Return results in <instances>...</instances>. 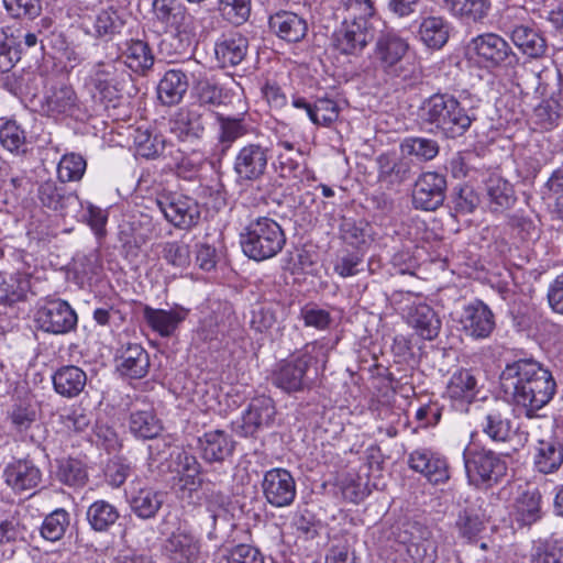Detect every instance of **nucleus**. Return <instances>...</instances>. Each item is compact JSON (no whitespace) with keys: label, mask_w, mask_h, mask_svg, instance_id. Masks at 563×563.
<instances>
[{"label":"nucleus","mask_w":563,"mask_h":563,"mask_svg":"<svg viewBox=\"0 0 563 563\" xmlns=\"http://www.w3.org/2000/svg\"><path fill=\"white\" fill-rule=\"evenodd\" d=\"M500 386L527 418L538 417L537 412L551 401L556 389L550 371L531 358L507 364L500 374Z\"/></svg>","instance_id":"obj_1"},{"label":"nucleus","mask_w":563,"mask_h":563,"mask_svg":"<svg viewBox=\"0 0 563 563\" xmlns=\"http://www.w3.org/2000/svg\"><path fill=\"white\" fill-rule=\"evenodd\" d=\"M329 358V347L324 342L316 341L306 344L296 356L277 363L273 374V384L282 390L290 394L305 389L307 386V373L310 367L316 372L324 369Z\"/></svg>","instance_id":"obj_2"},{"label":"nucleus","mask_w":563,"mask_h":563,"mask_svg":"<svg viewBox=\"0 0 563 563\" xmlns=\"http://www.w3.org/2000/svg\"><path fill=\"white\" fill-rule=\"evenodd\" d=\"M419 114L423 122L434 125L448 137L463 135L474 120L468 110L449 93H434L426 99Z\"/></svg>","instance_id":"obj_3"},{"label":"nucleus","mask_w":563,"mask_h":563,"mask_svg":"<svg viewBox=\"0 0 563 563\" xmlns=\"http://www.w3.org/2000/svg\"><path fill=\"white\" fill-rule=\"evenodd\" d=\"M285 243L283 229L268 217H258L250 221L240 234L243 253L257 262L275 257L283 250Z\"/></svg>","instance_id":"obj_4"},{"label":"nucleus","mask_w":563,"mask_h":563,"mask_svg":"<svg viewBox=\"0 0 563 563\" xmlns=\"http://www.w3.org/2000/svg\"><path fill=\"white\" fill-rule=\"evenodd\" d=\"M153 13L157 21L170 29L174 53H187L196 36L198 19L179 0H154Z\"/></svg>","instance_id":"obj_5"},{"label":"nucleus","mask_w":563,"mask_h":563,"mask_svg":"<svg viewBox=\"0 0 563 563\" xmlns=\"http://www.w3.org/2000/svg\"><path fill=\"white\" fill-rule=\"evenodd\" d=\"M463 462L470 485L477 488H490L498 484L507 473V462L498 453L477 446H466Z\"/></svg>","instance_id":"obj_6"},{"label":"nucleus","mask_w":563,"mask_h":563,"mask_svg":"<svg viewBox=\"0 0 563 563\" xmlns=\"http://www.w3.org/2000/svg\"><path fill=\"white\" fill-rule=\"evenodd\" d=\"M467 54L486 69H508L518 64V56L499 34L487 32L473 37Z\"/></svg>","instance_id":"obj_7"},{"label":"nucleus","mask_w":563,"mask_h":563,"mask_svg":"<svg viewBox=\"0 0 563 563\" xmlns=\"http://www.w3.org/2000/svg\"><path fill=\"white\" fill-rule=\"evenodd\" d=\"M267 164V147L255 143L244 145L239 150L233 162L236 184L244 186L261 180L265 175Z\"/></svg>","instance_id":"obj_8"},{"label":"nucleus","mask_w":563,"mask_h":563,"mask_svg":"<svg viewBox=\"0 0 563 563\" xmlns=\"http://www.w3.org/2000/svg\"><path fill=\"white\" fill-rule=\"evenodd\" d=\"M156 203L165 219L178 229L189 230L200 220V206L191 197L179 194L163 195Z\"/></svg>","instance_id":"obj_9"},{"label":"nucleus","mask_w":563,"mask_h":563,"mask_svg":"<svg viewBox=\"0 0 563 563\" xmlns=\"http://www.w3.org/2000/svg\"><path fill=\"white\" fill-rule=\"evenodd\" d=\"M35 322L45 332L65 334L76 328L78 318L67 301L56 299L47 301L36 310Z\"/></svg>","instance_id":"obj_10"},{"label":"nucleus","mask_w":563,"mask_h":563,"mask_svg":"<svg viewBox=\"0 0 563 563\" xmlns=\"http://www.w3.org/2000/svg\"><path fill=\"white\" fill-rule=\"evenodd\" d=\"M124 21L113 8L82 12L78 15V27L88 36L99 41H110L120 34Z\"/></svg>","instance_id":"obj_11"},{"label":"nucleus","mask_w":563,"mask_h":563,"mask_svg":"<svg viewBox=\"0 0 563 563\" xmlns=\"http://www.w3.org/2000/svg\"><path fill=\"white\" fill-rule=\"evenodd\" d=\"M344 20L333 34V44L342 54L354 55L364 49L373 37L369 26L372 16H351Z\"/></svg>","instance_id":"obj_12"},{"label":"nucleus","mask_w":563,"mask_h":563,"mask_svg":"<svg viewBox=\"0 0 563 563\" xmlns=\"http://www.w3.org/2000/svg\"><path fill=\"white\" fill-rule=\"evenodd\" d=\"M130 77V73L118 55L96 63L90 71L91 84L101 93L121 91Z\"/></svg>","instance_id":"obj_13"},{"label":"nucleus","mask_w":563,"mask_h":563,"mask_svg":"<svg viewBox=\"0 0 563 563\" xmlns=\"http://www.w3.org/2000/svg\"><path fill=\"white\" fill-rule=\"evenodd\" d=\"M446 179L435 172L421 174L415 183L412 203L416 209L433 211L444 201Z\"/></svg>","instance_id":"obj_14"},{"label":"nucleus","mask_w":563,"mask_h":563,"mask_svg":"<svg viewBox=\"0 0 563 563\" xmlns=\"http://www.w3.org/2000/svg\"><path fill=\"white\" fill-rule=\"evenodd\" d=\"M263 494L268 504L282 508L290 506L296 498V482L289 471L272 468L264 474Z\"/></svg>","instance_id":"obj_15"},{"label":"nucleus","mask_w":563,"mask_h":563,"mask_svg":"<svg viewBox=\"0 0 563 563\" xmlns=\"http://www.w3.org/2000/svg\"><path fill=\"white\" fill-rule=\"evenodd\" d=\"M77 110V93L70 85L65 82L51 86L41 102L42 113L56 120L71 117Z\"/></svg>","instance_id":"obj_16"},{"label":"nucleus","mask_w":563,"mask_h":563,"mask_svg":"<svg viewBox=\"0 0 563 563\" xmlns=\"http://www.w3.org/2000/svg\"><path fill=\"white\" fill-rule=\"evenodd\" d=\"M460 324L467 336L475 340H484L495 329V317L486 303L475 300L463 308Z\"/></svg>","instance_id":"obj_17"},{"label":"nucleus","mask_w":563,"mask_h":563,"mask_svg":"<svg viewBox=\"0 0 563 563\" xmlns=\"http://www.w3.org/2000/svg\"><path fill=\"white\" fill-rule=\"evenodd\" d=\"M481 429L494 442H507L514 434L512 420L510 419L509 406L496 401L483 413Z\"/></svg>","instance_id":"obj_18"},{"label":"nucleus","mask_w":563,"mask_h":563,"mask_svg":"<svg viewBox=\"0 0 563 563\" xmlns=\"http://www.w3.org/2000/svg\"><path fill=\"white\" fill-rule=\"evenodd\" d=\"M125 65V69L137 75H146L155 63L154 53L147 42L142 40H126L118 45V54Z\"/></svg>","instance_id":"obj_19"},{"label":"nucleus","mask_w":563,"mask_h":563,"mask_svg":"<svg viewBox=\"0 0 563 563\" xmlns=\"http://www.w3.org/2000/svg\"><path fill=\"white\" fill-rule=\"evenodd\" d=\"M408 464L411 470L423 474L430 483H445L450 478L446 460L432 450H415L409 455Z\"/></svg>","instance_id":"obj_20"},{"label":"nucleus","mask_w":563,"mask_h":563,"mask_svg":"<svg viewBox=\"0 0 563 563\" xmlns=\"http://www.w3.org/2000/svg\"><path fill=\"white\" fill-rule=\"evenodd\" d=\"M275 415L276 408L271 397L260 396L252 399L242 416V434L244 437H252L258 430L271 427Z\"/></svg>","instance_id":"obj_21"},{"label":"nucleus","mask_w":563,"mask_h":563,"mask_svg":"<svg viewBox=\"0 0 563 563\" xmlns=\"http://www.w3.org/2000/svg\"><path fill=\"white\" fill-rule=\"evenodd\" d=\"M189 310L175 306L170 309H156L145 306L143 317L148 327L162 338H170L186 320Z\"/></svg>","instance_id":"obj_22"},{"label":"nucleus","mask_w":563,"mask_h":563,"mask_svg":"<svg viewBox=\"0 0 563 563\" xmlns=\"http://www.w3.org/2000/svg\"><path fill=\"white\" fill-rule=\"evenodd\" d=\"M206 120L197 109L180 108L169 121L170 133L180 142L200 140L205 133Z\"/></svg>","instance_id":"obj_23"},{"label":"nucleus","mask_w":563,"mask_h":563,"mask_svg":"<svg viewBox=\"0 0 563 563\" xmlns=\"http://www.w3.org/2000/svg\"><path fill=\"white\" fill-rule=\"evenodd\" d=\"M271 31L287 43L301 42L308 32L307 20L295 12L280 10L269 16Z\"/></svg>","instance_id":"obj_24"},{"label":"nucleus","mask_w":563,"mask_h":563,"mask_svg":"<svg viewBox=\"0 0 563 563\" xmlns=\"http://www.w3.org/2000/svg\"><path fill=\"white\" fill-rule=\"evenodd\" d=\"M165 550L176 563H195L200 555V541L190 530L179 527L166 540Z\"/></svg>","instance_id":"obj_25"},{"label":"nucleus","mask_w":563,"mask_h":563,"mask_svg":"<svg viewBox=\"0 0 563 563\" xmlns=\"http://www.w3.org/2000/svg\"><path fill=\"white\" fill-rule=\"evenodd\" d=\"M235 442L223 430H211L198 438V450L208 463H220L231 456Z\"/></svg>","instance_id":"obj_26"},{"label":"nucleus","mask_w":563,"mask_h":563,"mask_svg":"<svg viewBox=\"0 0 563 563\" xmlns=\"http://www.w3.org/2000/svg\"><path fill=\"white\" fill-rule=\"evenodd\" d=\"M3 477L8 486L21 493L36 488L42 473L30 460H16L5 466Z\"/></svg>","instance_id":"obj_27"},{"label":"nucleus","mask_w":563,"mask_h":563,"mask_svg":"<svg viewBox=\"0 0 563 563\" xmlns=\"http://www.w3.org/2000/svg\"><path fill=\"white\" fill-rule=\"evenodd\" d=\"M478 394V380L472 369L459 368L449 378L445 395L455 405L471 404Z\"/></svg>","instance_id":"obj_28"},{"label":"nucleus","mask_w":563,"mask_h":563,"mask_svg":"<svg viewBox=\"0 0 563 563\" xmlns=\"http://www.w3.org/2000/svg\"><path fill=\"white\" fill-rule=\"evenodd\" d=\"M378 180L387 186L399 185L410 178L412 163L402 155L382 153L376 158Z\"/></svg>","instance_id":"obj_29"},{"label":"nucleus","mask_w":563,"mask_h":563,"mask_svg":"<svg viewBox=\"0 0 563 563\" xmlns=\"http://www.w3.org/2000/svg\"><path fill=\"white\" fill-rule=\"evenodd\" d=\"M514 521L519 527H531L543 517L542 495L539 489H528L520 494L511 511Z\"/></svg>","instance_id":"obj_30"},{"label":"nucleus","mask_w":563,"mask_h":563,"mask_svg":"<svg viewBox=\"0 0 563 563\" xmlns=\"http://www.w3.org/2000/svg\"><path fill=\"white\" fill-rule=\"evenodd\" d=\"M408 324L423 340H433L441 329V321L434 310L424 302H415L407 313Z\"/></svg>","instance_id":"obj_31"},{"label":"nucleus","mask_w":563,"mask_h":563,"mask_svg":"<svg viewBox=\"0 0 563 563\" xmlns=\"http://www.w3.org/2000/svg\"><path fill=\"white\" fill-rule=\"evenodd\" d=\"M9 418L15 432H18L23 440L31 442H38L37 432L41 430L38 423V413L34 405L29 402H19L12 406Z\"/></svg>","instance_id":"obj_32"},{"label":"nucleus","mask_w":563,"mask_h":563,"mask_svg":"<svg viewBox=\"0 0 563 563\" xmlns=\"http://www.w3.org/2000/svg\"><path fill=\"white\" fill-rule=\"evenodd\" d=\"M54 390L66 398L79 396L87 385V374L75 365L59 367L52 376Z\"/></svg>","instance_id":"obj_33"},{"label":"nucleus","mask_w":563,"mask_h":563,"mask_svg":"<svg viewBox=\"0 0 563 563\" xmlns=\"http://www.w3.org/2000/svg\"><path fill=\"white\" fill-rule=\"evenodd\" d=\"M249 49L247 38L234 33L216 42L214 54L221 67H234L244 60Z\"/></svg>","instance_id":"obj_34"},{"label":"nucleus","mask_w":563,"mask_h":563,"mask_svg":"<svg viewBox=\"0 0 563 563\" xmlns=\"http://www.w3.org/2000/svg\"><path fill=\"white\" fill-rule=\"evenodd\" d=\"M408 48L407 41L396 33H383L375 45V59L384 69H388L402 59Z\"/></svg>","instance_id":"obj_35"},{"label":"nucleus","mask_w":563,"mask_h":563,"mask_svg":"<svg viewBox=\"0 0 563 563\" xmlns=\"http://www.w3.org/2000/svg\"><path fill=\"white\" fill-rule=\"evenodd\" d=\"M515 46L522 54L538 58L544 55L547 51V42L542 34L534 27L520 24L512 29L509 34Z\"/></svg>","instance_id":"obj_36"},{"label":"nucleus","mask_w":563,"mask_h":563,"mask_svg":"<svg viewBox=\"0 0 563 563\" xmlns=\"http://www.w3.org/2000/svg\"><path fill=\"white\" fill-rule=\"evenodd\" d=\"M188 89V78L180 69H170L165 73L157 86V96L165 106L179 103Z\"/></svg>","instance_id":"obj_37"},{"label":"nucleus","mask_w":563,"mask_h":563,"mask_svg":"<svg viewBox=\"0 0 563 563\" xmlns=\"http://www.w3.org/2000/svg\"><path fill=\"white\" fill-rule=\"evenodd\" d=\"M563 463V446L554 438L538 441L534 454V466L538 472L550 474L556 471Z\"/></svg>","instance_id":"obj_38"},{"label":"nucleus","mask_w":563,"mask_h":563,"mask_svg":"<svg viewBox=\"0 0 563 563\" xmlns=\"http://www.w3.org/2000/svg\"><path fill=\"white\" fill-rule=\"evenodd\" d=\"M150 366L148 354L136 343H129L120 355L119 369L122 375L131 378H142Z\"/></svg>","instance_id":"obj_39"},{"label":"nucleus","mask_w":563,"mask_h":563,"mask_svg":"<svg viewBox=\"0 0 563 563\" xmlns=\"http://www.w3.org/2000/svg\"><path fill=\"white\" fill-rule=\"evenodd\" d=\"M165 494L153 488H141L130 498L132 511L141 519H152L162 508Z\"/></svg>","instance_id":"obj_40"},{"label":"nucleus","mask_w":563,"mask_h":563,"mask_svg":"<svg viewBox=\"0 0 563 563\" xmlns=\"http://www.w3.org/2000/svg\"><path fill=\"white\" fill-rule=\"evenodd\" d=\"M0 145L12 155H25L29 147L25 130L15 120L2 121L0 123Z\"/></svg>","instance_id":"obj_41"},{"label":"nucleus","mask_w":563,"mask_h":563,"mask_svg":"<svg viewBox=\"0 0 563 563\" xmlns=\"http://www.w3.org/2000/svg\"><path fill=\"white\" fill-rule=\"evenodd\" d=\"M450 25L442 16L423 18L419 26L420 40L430 48H441L449 40Z\"/></svg>","instance_id":"obj_42"},{"label":"nucleus","mask_w":563,"mask_h":563,"mask_svg":"<svg viewBox=\"0 0 563 563\" xmlns=\"http://www.w3.org/2000/svg\"><path fill=\"white\" fill-rule=\"evenodd\" d=\"M129 428L136 438L154 439L161 433L163 426L154 410L147 408L131 412Z\"/></svg>","instance_id":"obj_43"},{"label":"nucleus","mask_w":563,"mask_h":563,"mask_svg":"<svg viewBox=\"0 0 563 563\" xmlns=\"http://www.w3.org/2000/svg\"><path fill=\"white\" fill-rule=\"evenodd\" d=\"M399 150L400 154L407 159L413 157L418 162H429L437 157L440 147L435 140L408 136L400 142Z\"/></svg>","instance_id":"obj_44"},{"label":"nucleus","mask_w":563,"mask_h":563,"mask_svg":"<svg viewBox=\"0 0 563 563\" xmlns=\"http://www.w3.org/2000/svg\"><path fill=\"white\" fill-rule=\"evenodd\" d=\"M176 472L179 474V481L185 488L195 490L201 486L200 477L202 467L197 457L189 452L179 450L175 457Z\"/></svg>","instance_id":"obj_45"},{"label":"nucleus","mask_w":563,"mask_h":563,"mask_svg":"<svg viewBox=\"0 0 563 563\" xmlns=\"http://www.w3.org/2000/svg\"><path fill=\"white\" fill-rule=\"evenodd\" d=\"M486 191L494 211L508 209L516 201L512 186L497 175H492L486 180Z\"/></svg>","instance_id":"obj_46"},{"label":"nucleus","mask_w":563,"mask_h":563,"mask_svg":"<svg viewBox=\"0 0 563 563\" xmlns=\"http://www.w3.org/2000/svg\"><path fill=\"white\" fill-rule=\"evenodd\" d=\"M443 2L453 15L473 22L483 20L490 9V0H443Z\"/></svg>","instance_id":"obj_47"},{"label":"nucleus","mask_w":563,"mask_h":563,"mask_svg":"<svg viewBox=\"0 0 563 563\" xmlns=\"http://www.w3.org/2000/svg\"><path fill=\"white\" fill-rule=\"evenodd\" d=\"M30 280L21 274H0V303L12 305L25 298Z\"/></svg>","instance_id":"obj_48"},{"label":"nucleus","mask_w":563,"mask_h":563,"mask_svg":"<svg viewBox=\"0 0 563 563\" xmlns=\"http://www.w3.org/2000/svg\"><path fill=\"white\" fill-rule=\"evenodd\" d=\"M118 509L106 500L92 503L87 510V520L96 531H107L119 519Z\"/></svg>","instance_id":"obj_49"},{"label":"nucleus","mask_w":563,"mask_h":563,"mask_svg":"<svg viewBox=\"0 0 563 563\" xmlns=\"http://www.w3.org/2000/svg\"><path fill=\"white\" fill-rule=\"evenodd\" d=\"M134 145L139 156L156 158L165 155L166 141L161 134H153L148 130L137 129L134 133Z\"/></svg>","instance_id":"obj_50"},{"label":"nucleus","mask_w":563,"mask_h":563,"mask_svg":"<svg viewBox=\"0 0 563 563\" xmlns=\"http://www.w3.org/2000/svg\"><path fill=\"white\" fill-rule=\"evenodd\" d=\"M542 199L563 220V167L555 169L549 177L542 190Z\"/></svg>","instance_id":"obj_51"},{"label":"nucleus","mask_w":563,"mask_h":563,"mask_svg":"<svg viewBox=\"0 0 563 563\" xmlns=\"http://www.w3.org/2000/svg\"><path fill=\"white\" fill-rule=\"evenodd\" d=\"M56 477L68 486H82L87 481V471L84 464L75 459L57 461Z\"/></svg>","instance_id":"obj_52"},{"label":"nucleus","mask_w":563,"mask_h":563,"mask_svg":"<svg viewBox=\"0 0 563 563\" xmlns=\"http://www.w3.org/2000/svg\"><path fill=\"white\" fill-rule=\"evenodd\" d=\"M87 167L86 159L77 153L63 155L57 166V177L62 183L78 181Z\"/></svg>","instance_id":"obj_53"},{"label":"nucleus","mask_w":563,"mask_h":563,"mask_svg":"<svg viewBox=\"0 0 563 563\" xmlns=\"http://www.w3.org/2000/svg\"><path fill=\"white\" fill-rule=\"evenodd\" d=\"M563 539L551 537L533 550L529 563H562Z\"/></svg>","instance_id":"obj_54"},{"label":"nucleus","mask_w":563,"mask_h":563,"mask_svg":"<svg viewBox=\"0 0 563 563\" xmlns=\"http://www.w3.org/2000/svg\"><path fill=\"white\" fill-rule=\"evenodd\" d=\"M428 530H422L419 540H410L407 551L418 563H433L438 556L437 543L429 537Z\"/></svg>","instance_id":"obj_55"},{"label":"nucleus","mask_w":563,"mask_h":563,"mask_svg":"<svg viewBox=\"0 0 563 563\" xmlns=\"http://www.w3.org/2000/svg\"><path fill=\"white\" fill-rule=\"evenodd\" d=\"M68 525V512L64 509H56L45 517L41 527V534L44 539L55 542L62 539Z\"/></svg>","instance_id":"obj_56"},{"label":"nucleus","mask_w":563,"mask_h":563,"mask_svg":"<svg viewBox=\"0 0 563 563\" xmlns=\"http://www.w3.org/2000/svg\"><path fill=\"white\" fill-rule=\"evenodd\" d=\"M561 111V104L556 100H543L534 108V123L542 130H552L559 123Z\"/></svg>","instance_id":"obj_57"},{"label":"nucleus","mask_w":563,"mask_h":563,"mask_svg":"<svg viewBox=\"0 0 563 563\" xmlns=\"http://www.w3.org/2000/svg\"><path fill=\"white\" fill-rule=\"evenodd\" d=\"M218 10L232 24L241 25L251 14V0H219Z\"/></svg>","instance_id":"obj_58"},{"label":"nucleus","mask_w":563,"mask_h":563,"mask_svg":"<svg viewBox=\"0 0 563 563\" xmlns=\"http://www.w3.org/2000/svg\"><path fill=\"white\" fill-rule=\"evenodd\" d=\"M218 120L220 123L219 140L227 147H230L233 142L244 136L249 131L243 117L220 115Z\"/></svg>","instance_id":"obj_59"},{"label":"nucleus","mask_w":563,"mask_h":563,"mask_svg":"<svg viewBox=\"0 0 563 563\" xmlns=\"http://www.w3.org/2000/svg\"><path fill=\"white\" fill-rule=\"evenodd\" d=\"M162 257L174 267L186 268L190 264L189 245L181 241L165 242L162 245Z\"/></svg>","instance_id":"obj_60"},{"label":"nucleus","mask_w":563,"mask_h":563,"mask_svg":"<svg viewBox=\"0 0 563 563\" xmlns=\"http://www.w3.org/2000/svg\"><path fill=\"white\" fill-rule=\"evenodd\" d=\"M310 120L312 123L323 126H329L333 122L338 120L339 117V107L335 101L328 98L318 99L313 106Z\"/></svg>","instance_id":"obj_61"},{"label":"nucleus","mask_w":563,"mask_h":563,"mask_svg":"<svg viewBox=\"0 0 563 563\" xmlns=\"http://www.w3.org/2000/svg\"><path fill=\"white\" fill-rule=\"evenodd\" d=\"M298 157H301V153L278 152L273 164L276 173L286 179L299 178L301 164Z\"/></svg>","instance_id":"obj_62"},{"label":"nucleus","mask_w":563,"mask_h":563,"mask_svg":"<svg viewBox=\"0 0 563 563\" xmlns=\"http://www.w3.org/2000/svg\"><path fill=\"white\" fill-rule=\"evenodd\" d=\"M40 200L44 206L53 210H63L66 205L79 203L76 195L63 197L53 184H44L38 189Z\"/></svg>","instance_id":"obj_63"},{"label":"nucleus","mask_w":563,"mask_h":563,"mask_svg":"<svg viewBox=\"0 0 563 563\" xmlns=\"http://www.w3.org/2000/svg\"><path fill=\"white\" fill-rule=\"evenodd\" d=\"M84 210L82 218L98 238L106 235L108 212L90 202L79 203Z\"/></svg>","instance_id":"obj_64"}]
</instances>
